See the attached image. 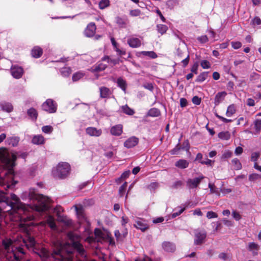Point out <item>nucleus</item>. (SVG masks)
Listing matches in <instances>:
<instances>
[{
  "instance_id": "52",
  "label": "nucleus",
  "mask_w": 261,
  "mask_h": 261,
  "mask_svg": "<svg viewBox=\"0 0 261 261\" xmlns=\"http://www.w3.org/2000/svg\"><path fill=\"white\" fill-rule=\"evenodd\" d=\"M159 187V184L156 182H153L147 186V189L151 191L155 190Z\"/></svg>"
},
{
  "instance_id": "47",
  "label": "nucleus",
  "mask_w": 261,
  "mask_h": 261,
  "mask_svg": "<svg viewBox=\"0 0 261 261\" xmlns=\"http://www.w3.org/2000/svg\"><path fill=\"white\" fill-rule=\"evenodd\" d=\"M249 180L250 181H254L259 178H261V175L257 173H252L249 176Z\"/></svg>"
},
{
  "instance_id": "14",
  "label": "nucleus",
  "mask_w": 261,
  "mask_h": 261,
  "mask_svg": "<svg viewBox=\"0 0 261 261\" xmlns=\"http://www.w3.org/2000/svg\"><path fill=\"white\" fill-rule=\"evenodd\" d=\"M162 248L166 252H173L176 250L175 244L169 241H164L162 244Z\"/></svg>"
},
{
  "instance_id": "64",
  "label": "nucleus",
  "mask_w": 261,
  "mask_h": 261,
  "mask_svg": "<svg viewBox=\"0 0 261 261\" xmlns=\"http://www.w3.org/2000/svg\"><path fill=\"white\" fill-rule=\"evenodd\" d=\"M206 217L208 219L215 218L218 217V215L213 211H208L206 214Z\"/></svg>"
},
{
  "instance_id": "48",
  "label": "nucleus",
  "mask_w": 261,
  "mask_h": 261,
  "mask_svg": "<svg viewBox=\"0 0 261 261\" xmlns=\"http://www.w3.org/2000/svg\"><path fill=\"white\" fill-rule=\"evenodd\" d=\"M251 24L253 27L260 25L261 24V19L258 17H255L251 20Z\"/></svg>"
},
{
  "instance_id": "50",
  "label": "nucleus",
  "mask_w": 261,
  "mask_h": 261,
  "mask_svg": "<svg viewBox=\"0 0 261 261\" xmlns=\"http://www.w3.org/2000/svg\"><path fill=\"white\" fill-rule=\"evenodd\" d=\"M76 214L79 216L83 217L84 214V210L82 206H75Z\"/></svg>"
},
{
  "instance_id": "37",
  "label": "nucleus",
  "mask_w": 261,
  "mask_h": 261,
  "mask_svg": "<svg viewBox=\"0 0 261 261\" xmlns=\"http://www.w3.org/2000/svg\"><path fill=\"white\" fill-rule=\"evenodd\" d=\"M12 244L13 241L11 239H6L2 241V245L6 250H9L10 247Z\"/></svg>"
},
{
  "instance_id": "46",
  "label": "nucleus",
  "mask_w": 261,
  "mask_h": 261,
  "mask_svg": "<svg viewBox=\"0 0 261 261\" xmlns=\"http://www.w3.org/2000/svg\"><path fill=\"white\" fill-rule=\"evenodd\" d=\"M61 74L64 76H68L71 73V69L70 67H64L61 69Z\"/></svg>"
},
{
  "instance_id": "16",
  "label": "nucleus",
  "mask_w": 261,
  "mask_h": 261,
  "mask_svg": "<svg viewBox=\"0 0 261 261\" xmlns=\"http://www.w3.org/2000/svg\"><path fill=\"white\" fill-rule=\"evenodd\" d=\"M87 134L90 136L99 137L102 134V131L100 129H97L94 127H88L86 129Z\"/></svg>"
},
{
  "instance_id": "25",
  "label": "nucleus",
  "mask_w": 261,
  "mask_h": 261,
  "mask_svg": "<svg viewBox=\"0 0 261 261\" xmlns=\"http://www.w3.org/2000/svg\"><path fill=\"white\" fill-rule=\"evenodd\" d=\"M189 165V162L184 159L179 160L175 164V166L180 169L187 168L188 167Z\"/></svg>"
},
{
  "instance_id": "28",
  "label": "nucleus",
  "mask_w": 261,
  "mask_h": 261,
  "mask_svg": "<svg viewBox=\"0 0 261 261\" xmlns=\"http://www.w3.org/2000/svg\"><path fill=\"white\" fill-rule=\"evenodd\" d=\"M46 223L51 229H55L57 228L55 219L52 216H49L46 219Z\"/></svg>"
},
{
  "instance_id": "57",
  "label": "nucleus",
  "mask_w": 261,
  "mask_h": 261,
  "mask_svg": "<svg viewBox=\"0 0 261 261\" xmlns=\"http://www.w3.org/2000/svg\"><path fill=\"white\" fill-rule=\"evenodd\" d=\"M189 61H190V55H189V54H188L187 55V57H186V58L183 59L181 61L182 67L185 68L186 67H187L189 63Z\"/></svg>"
},
{
  "instance_id": "5",
  "label": "nucleus",
  "mask_w": 261,
  "mask_h": 261,
  "mask_svg": "<svg viewBox=\"0 0 261 261\" xmlns=\"http://www.w3.org/2000/svg\"><path fill=\"white\" fill-rule=\"evenodd\" d=\"M68 237L71 242L72 246L74 249L76 250L80 255L82 256H86L85 250L81 243L78 241H75L74 240V235L72 232H69L68 233Z\"/></svg>"
},
{
  "instance_id": "36",
  "label": "nucleus",
  "mask_w": 261,
  "mask_h": 261,
  "mask_svg": "<svg viewBox=\"0 0 261 261\" xmlns=\"http://www.w3.org/2000/svg\"><path fill=\"white\" fill-rule=\"evenodd\" d=\"M236 112L235 105L232 104L229 106L227 108L226 115L227 117H231L232 115H233Z\"/></svg>"
},
{
  "instance_id": "9",
  "label": "nucleus",
  "mask_w": 261,
  "mask_h": 261,
  "mask_svg": "<svg viewBox=\"0 0 261 261\" xmlns=\"http://www.w3.org/2000/svg\"><path fill=\"white\" fill-rule=\"evenodd\" d=\"M204 178V176L201 175L193 179L189 178L187 181V186L190 189L196 188Z\"/></svg>"
},
{
  "instance_id": "3",
  "label": "nucleus",
  "mask_w": 261,
  "mask_h": 261,
  "mask_svg": "<svg viewBox=\"0 0 261 261\" xmlns=\"http://www.w3.org/2000/svg\"><path fill=\"white\" fill-rule=\"evenodd\" d=\"M29 197L31 199L36 201L34 206L37 211L45 212L49 209L50 199L48 197L37 194L34 190L30 191Z\"/></svg>"
},
{
  "instance_id": "19",
  "label": "nucleus",
  "mask_w": 261,
  "mask_h": 261,
  "mask_svg": "<svg viewBox=\"0 0 261 261\" xmlns=\"http://www.w3.org/2000/svg\"><path fill=\"white\" fill-rule=\"evenodd\" d=\"M31 54L33 58H39L43 54V49L38 46H35L32 49Z\"/></svg>"
},
{
  "instance_id": "44",
  "label": "nucleus",
  "mask_w": 261,
  "mask_h": 261,
  "mask_svg": "<svg viewBox=\"0 0 261 261\" xmlns=\"http://www.w3.org/2000/svg\"><path fill=\"white\" fill-rule=\"evenodd\" d=\"M127 186V182L126 181L124 182L121 186H120L119 189V195L120 197H123L124 196Z\"/></svg>"
},
{
  "instance_id": "27",
  "label": "nucleus",
  "mask_w": 261,
  "mask_h": 261,
  "mask_svg": "<svg viewBox=\"0 0 261 261\" xmlns=\"http://www.w3.org/2000/svg\"><path fill=\"white\" fill-rule=\"evenodd\" d=\"M23 243L25 244V246L27 248L33 247L36 244V241L34 237L29 236L27 239L23 240Z\"/></svg>"
},
{
  "instance_id": "23",
  "label": "nucleus",
  "mask_w": 261,
  "mask_h": 261,
  "mask_svg": "<svg viewBox=\"0 0 261 261\" xmlns=\"http://www.w3.org/2000/svg\"><path fill=\"white\" fill-rule=\"evenodd\" d=\"M27 114L28 116L34 121H36L38 117L37 111L34 108H31L27 111Z\"/></svg>"
},
{
  "instance_id": "15",
  "label": "nucleus",
  "mask_w": 261,
  "mask_h": 261,
  "mask_svg": "<svg viewBox=\"0 0 261 261\" xmlns=\"http://www.w3.org/2000/svg\"><path fill=\"white\" fill-rule=\"evenodd\" d=\"M100 97L101 98H109L112 94L111 90L105 86H102L99 88Z\"/></svg>"
},
{
  "instance_id": "6",
  "label": "nucleus",
  "mask_w": 261,
  "mask_h": 261,
  "mask_svg": "<svg viewBox=\"0 0 261 261\" xmlns=\"http://www.w3.org/2000/svg\"><path fill=\"white\" fill-rule=\"evenodd\" d=\"M41 107L43 111L49 113H55L57 110V105L56 102L51 99H47L42 103Z\"/></svg>"
},
{
  "instance_id": "40",
  "label": "nucleus",
  "mask_w": 261,
  "mask_h": 261,
  "mask_svg": "<svg viewBox=\"0 0 261 261\" xmlns=\"http://www.w3.org/2000/svg\"><path fill=\"white\" fill-rule=\"evenodd\" d=\"M231 162L234 170H238L242 168V164L237 158L232 160Z\"/></svg>"
},
{
  "instance_id": "54",
  "label": "nucleus",
  "mask_w": 261,
  "mask_h": 261,
  "mask_svg": "<svg viewBox=\"0 0 261 261\" xmlns=\"http://www.w3.org/2000/svg\"><path fill=\"white\" fill-rule=\"evenodd\" d=\"M141 14V11L139 9L132 10L129 11V15L132 17H137Z\"/></svg>"
},
{
  "instance_id": "30",
  "label": "nucleus",
  "mask_w": 261,
  "mask_h": 261,
  "mask_svg": "<svg viewBox=\"0 0 261 261\" xmlns=\"http://www.w3.org/2000/svg\"><path fill=\"white\" fill-rule=\"evenodd\" d=\"M147 115L151 117H158L161 115V112L159 109L153 108L149 110Z\"/></svg>"
},
{
  "instance_id": "45",
  "label": "nucleus",
  "mask_w": 261,
  "mask_h": 261,
  "mask_svg": "<svg viewBox=\"0 0 261 261\" xmlns=\"http://www.w3.org/2000/svg\"><path fill=\"white\" fill-rule=\"evenodd\" d=\"M109 5V0H101L99 3V8L100 9H104Z\"/></svg>"
},
{
  "instance_id": "13",
  "label": "nucleus",
  "mask_w": 261,
  "mask_h": 261,
  "mask_svg": "<svg viewBox=\"0 0 261 261\" xmlns=\"http://www.w3.org/2000/svg\"><path fill=\"white\" fill-rule=\"evenodd\" d=\"M139 142V139L133 136L127 139L124 143V146L127 148H130L136 146Z\"/></svg>"
},
{
  "instance_id": "21",
  "label": "nucleus",
  "mask_w": 261,
  "mask_h": 261,
  "mask_svg": "<svg viewBox=\"0 0 261 261\" xmlns=\"http://www.w3.org/2000/svg\"><path fill=\"white\" fill-rule=\"evenodd\" d=\"M116 83L117 86L125 93L127 86L126 80L122 77H119L117 79Z\"/></svg>"
},
{
  "instance_id": "31",
  "label": "nucleus",
  "mask_w": 261,
  "mask_h": 261,
  "mask_svg": "<svg viewBox=\"0 0 261 261\" xmlns=\"http://www.w3.org/2000/svg\"><path fill=\"white\" fill-rule=\"evenodd\" d=\"M121 110L124 113L128 115L131 116L134 115L135 113L134 110L129 108L127 105L122 106L121 107Z\"/></svg>"
},
{
  "instance_id": "63",
  "label": "nucleus",
  "mask_w": 261,
  "mask_h": 261,
  "mask_svg": "<svg viewBox=\"0 0 261 261\" xmlns=\"http://www.w3.org/2000/svg\"><path fill=\"white\" fill-rule=\"evenodd\" d=\"M232 155V152H231L229 150H226L222 154V158L223 159H228V158H231Z\"/></svg>"
},
{
  "instance_id": "42",
  "label": "nucleus",
  "mask_w": 261,
  "mask_h": 261,
  "mask_svg": "<svg viewBox=\"0 0 261 261\" xmlns=\"http://www.w3.org/2000/svg\"><path fill=\"white\" fill-rule=\"evenodd\" d=\"M9 197L6 195V194L0 191V202H5L8 205Z\"/></svg>"
},
{
  "instance_id": "22",
  "label": "nucleus",
  "mask_w": 261,
  "mask_h": 261,
  "mask_svg": "<svg viewBox=\"0 0 261 261\" xmlns=\"http://www.w3.org/2000/svg\"><path fill=\"white\" fill-rule=\"evenodd\" d=\"M115 21L119 27L121 28H126L128 23V19L126 18H122L119 16L116 17Z\"/></svg>"
},
{
  "instance_id": "4",
  "label": "nucleus",
  "mask_w": 261,
  "mask_h": 261,
  "mask_svg": "<svg viewBox=\"0 0 261 261\" xmlns=\"http://www.w3.org/2000/svg\"><path fill=\"white\" fill-rule=\"evenodd\" d=\"M70 169V166L68 163L61 162L53 170L52 174L56 178H65L69 174Z\"/></svg>"
},
{
  "instance_id": "29",
  "label": "nucleus",
  "mask_w": 261,
  "mask_h": 261,
  "mask_svg": "<svg viewBox=\"0 0 261 261\" xmlns=\"http://www.w3.org/2000/svg\"><path fill=\"white\" fill-rule=\"evenodd\" d=\"M156 30L158 33L163 35L166 33L168 30V28L165 24H159L156 25Z\"/></svg>"
},
{
  "instance_id": "24",
  "label": "nucleus",
  "mask_w": 261,
  "mask_h": 261,
  "mask_svg": "<svg viewBox=\"0 0 261 261\" xmlns=\"http://www.w3.org/2000/svg\"><path fill=\"white\" fill-rule=\"evenodd\" d=\"M2 109L7 112L10 113L13 110V107L11 103L2 102L0 103Z\"/></svg>"
},
{
  "instance_id": "56",
  "label": "nucleus",
  "mask_w": 261,
  "mask_h": 261,
  "mask_svg": "<svg viewBox=\"0 0 261 261\" xmlns=\"http://www.w3.org/2000/svg\"><path fill=\"white\" fill-rule=\"evenodd\" d=\"M231 44L232 47L234 49H238L242 46V43L240 41H232Z\"/></svg>"
},
{
  "instance_id": "8",
  "label": "nucleus",
  "mask_w": 261,
  "mask_h": 261,
  "mask_svg": "<svg viewBox=\"0 0 261 261\" xmlns=\"http://www.w3.org/2000/svg\"><path fill=\"white\" fill-rule=\"evenodd\" d=\"M206 237V232L203 230H196L195 231L194 244L200 245L205 242Z\"/></svg>"
},
{
  "instance_id": "7",
  "label": "nucleus",
  "mask_w": 261,
  "mask_h": 261,
  "mask_svg": "<svg viewBox=\"0 0 261 261\" xmlns=\"http://www.w3.org/2000/svg\"><path fill=\"white\" fill-rule=\"evenodd\" d=\"M14 261H24L26 252L21 246L16 247L12 251Z\"/></svg>"
},
{
  "instance_id": "10",
  "label": "nucleus",
  "mask_w": 261,
  "mask_h": 261,
  "mask_svg": "<svg viewBox=\"0 0 261 261\" xmlns=\"http://www.w3.org/2000/svg\"><path fill=\"white\" fill-rule=\"evenodd\" d=\"M96 30V26L94 22L89 23L84 30V34L87 37H92L94 36Z\"/></svg>"
},
{
  "instance_id": "51",
  "label": "nucleus",
  "mask_w": 261,
  "mask_h": 261,
  "mask_svg": "<svg viewBox=\"0 0 261 261\" xmlns=\"http://www.w3.org/2000/svg\"><path fill=\"white\" fill-rule=\"evenodd\" d=\"M198 63L197 62H195L191 68V71L194 74H197L198 73Z\"/></svg>"
},
{
  "instance_id": "1",
  "label": "nucleus",
  "mask_w": 261,
  "mask_h": 261,
  "mask_svg": "<svg viewBox=\"0 0 261 261\" xmlns=\"http://www.w3.org/2000/svg\"><path fill=\"white\" fill-rule=\"evenodd\" d=\"M8 206L11 207L10 211L11 214H17L19 215L20 225H28L25 224L27 222L34 219L33 215L29 214L28 208L23 203L15 194H11V197H9Z\"/></svg>"
},
{
  "instance_id": "33",
  "label": "nucleus",
  "mask_w": 261,
  "mask_h": 261,
  "mask_svg": "<svg viewBox=\"0 0 261 261\" xmlns=\"http://www.w3.org/2000/svg\"><path fill=\"white\" fill-rule=\"evenodd\" d=\"M107 67L106 64L102 63H97L94 67L93 70L95 72H100L103 71Z\"/></svg>"
},
{
  "instance_id": "58",
  "label": "nucleus",
  "mask_w": 261,
  "mask_h": 261,
  "mask_svg": "<svg viewBox=\"0 0 261 261\" xmlns=\"http://www.w3.org/2000/svg\"><path fill=\"white\" fill-rule=\"evenodd\" d=\"M248 249L250 251L255 250H258V246L255 244L254 242L250 243L248 245Z\"/></svg>"
},
{
  "instance_id": "55",
  "label": "nucleus",
  "mask_w": 261,
  "mask_h": 261,
  "mask_svg": "<svg viewBox=\"0 0 261 261\" xmlns=\"http://www.w3.org/2000/svg\"><path fill=\"white\" fill-rule=\"evenodd\" d=\"M181 149V147L179 145V143H178L173 149L170 151V153L171 154H176Z\"/></svg>"
},
{
  "instance_id": "59",
  "label": "nucleus",
  "mask_w": 261,
  "mask_h": 261,
  "mask_svg": "<svg viewBox=\"0 0 261 261\" xmlns=\"http://www.w3.org/2000/svg\"><path fill=\"white\" fill-rule=\"evenodd\" d=\"M183 185V182L181 180H177L174 182L173 185H172V188L173 189H178L180 187H181Z\"/></svg>"
},
{
  "instance_id": "49",
  "label": "nucleus",
  "mask_w": 261,
  "mask_h": 261,
  "mask_svg": "<svg viewBox=\"0 0 261 261\" xmlns=\"http://www.w3.org/2000/svg\"><path fill=\"white\" fill-rule=\"evenodd\" d=\"M42 130L45 134H50L53 131V127L50 125H45L42 127Z\"/></svg>"
},
{
  "instance_id": "53",
  "label": "nucleus",
  "mask_w": 261,
  "mask_h": 261,
  "mask_svg": "<svg viewBox=\"0 0 261 261\" xmlns=\"http://www.w3.org/2000/svg\"><path fill=\"white\" fill-rule=\"evenodd\" d=\"M200 65L203 69H208L211 67L210 63L207 60H202L200 63Z\"/></svg>"
},
{
  "instance_id": "11",
  "label": "nucleus",
  "mask_w": 261,
  "mask_h": 261,
  "mask_svg": "<svg viewBox=\"0 0 261 261\" xmlns=\"http://www.w3.org/2000/svg\"><path fill=\"white\" fill-rule=\"evenodd\" d=\"M11 72L12 76L15 79H20L23 74V69L21 67L13 66L11 68Z\"/></svg>"
},
{
  "instance_id": "39",
  "label": "nucleus",
  "mask_w": 261,
  "mask_h": 261,
  "mask_svg": "<svg viewBox=\"0 0 261 261\" xmlns=\"http://www.w3.org/2000/svg\"><path fill=\"white\" fill-rule=\"evenodd\" d=\"M208 188H210V190L211 193L215 194L219 197L221 196L218 189L215 186L214 184L211 183L208 184Z\"/></svg>"
},
{
  "instance_id": "60",
  "label": "nucleus",
  "mask_w": 261,
  "mask_h": 261,
  "mask_svg": "<svg viewBox=\"0 0 261 261\" xmlns=\"http://www.w3.org/2000/svg\"><path fill=\"white\" fill-rule=\"evenodd\" d=\"M192 102L196 105H199L201 102V98L197 96H194L192 99Z\"/></svg>"
},
{
  "instance_id": "62",
  "label": "nucleus",
  "mask_w": 261,
  "mask_h": 261,
  "mask_svg": "<svg viewBox=\"0 0 261 261\" xmlns=\"http://www.w3.org/2000/svg\"><path fill=\"white\" fill-rule=\"evenodd\" d=\"M197 40L201 43H205L208 41V37L206 35L198 37Z\"/></svg>"
},
{
  "instance_id": "32",
  "label": "nucleus",
  "mask_w": 261,
  "mask_h": 261,
  "mask_svg": "<svg viewBox=\"0 0 261 261\" xmlns=\"http://www.w3.org/2000/svg\"><path fill=\"white\" fill-rule=\"evenodd\" d=\"M208 72H203L197 76L195 82L197 83H201L204 81L208 76Z\"/></svg>"
},
{
  "instance_id": "20",
  "label": "nucleus",
  "mask_w": 261,
  "mask_h": 261,
  "mask_svg": "<svg viewBox=\"0 0 261 261\" xmlns=\"http://www.w3.org/2000/svg\"><path fill=\"white\" fill-rule=\"evenodd\" d=\"M32 142L36 145H43L45 143V139L41 135H35L33 137Z\"/></svg>"
},
{
  "instance_id": "35",
  "label": "nucleus",
  "mask_w": 261,
  "mask_h": 261,
  "mask_svg": "<svg viewBox=\"0 0 261 261\" xmlns=\"http://www.w3.org/2000/svg\"><path fill=\"white\" fill-rule=\"evenodd\" d=\"M140 54L151 59H155L158 57L157 54L153 51H142Z\"/></svg>"
},
{
  "instance_id": "12",
  "label": "nucleus",
  "mask_w": 261,
  "mask_h": 261,
  "mask_svg": "<svg viewBox=\"0 0 261 261\" xmlns=\"http://www.w3.org/2000/svg\"><path fill=\"white\" fill-rule=\"evenodd\" d=\"M134 226L137 229H140L142 232H144L149 228V225L146 221L143 219H139L136 221Z\"/></svg>"
},
{
  "instance_id": "34",
  "label": "nucleus",
  "mask_w": 261,
  "mask_h": 261,
  "mask_svg": "<svg viewBox=\"0 0 261 261\" xmlns=\"http://www.w3.org/2000/svg\"><path fill=\"white\" fill-rule=\"evenodd\" d=\"M218 137L223 140H228L230 138V134L228 131L221 132L218 135Z\"/></svg>"
},
{
  "instance_id": "17",
  "label": "nucleus",
  "mask_w": 261,
  "mask_h": 261,
  "mask_svg": "<svg viewBox=\"0 0 261 261\" xmlns=\"http://www.w3.org/2000/svg\"><path fill=\"white\" fill-rule=\"evenodd\" d=\"M127 42L129 46L132 48H137L141 45V41L138 38L132 37L128 38Z\"/></svg>"
},
{
  "instance_id": "38",
  "label": "nucleus",
  "mask_w": 261,
  "mask_h": 261,
  "mask_svg": "<svg viewBox=\"0 0 261 261\" xmlns=\"http://www.w3.org/2000/svg\"><path fill=\"white\" fill-rule=\"evenodd\" d=\"M226 95L225 92H219L215 96V103L216 105L219 104L222 100V97H224Z\"/></svg>"
},
{
  "instance_id": "61",
  "label": "nucleus",
  "mask_w": 261,
  "mask_h": 261,
  "mask_svg": "<svg viewBox=\"0 0 261 261\" xmlns=\"http://www.w3.org/2000/svg\"><path fill=\"white\" fill-rule=\"evenodd\" d=\"M259 156V153L258 152H253L251 154V161L254 162V163H256V161L258 160Z\"/></svg>"
},
{
  "instance_id": "41",
  "label": "nucleus",
  "mask_w": 261,
  "mask_h": 261,
  "mask_svg": "<svg viewBox=\"0 0 261 261\" xmlns=\"http://www.w3.org/2000/svg\"><path fill=\"white\" fill-rule=\"evenodd\" d=\"M84 75H85L84 73H83L81 71L77 72L73 74L72 77V81L73 82L78 81L79 80H80V79L83 78Z\"/></svg>"
},
{
  "instance_id": "18",
  "label": "nucleus",
  "mask_w": 261,
  "mask_h": 261,
  "mask_svg": "<svg viewBox=\"0 0 261 261\" xmlns=\"http://www.w3.org/2000/svg\"><path fill=\"white\" fill-rule=\"evenodd\" d=\"M110 132L112 135L119 136L123 132L122 125L121 124H118L113 126L111 128Z\"/></svg>"
},
{
  "instance_id": "26",
  "label": "nucleus",
  "mask_w": 261,
  "mask_h": 261,
  "mask_svg": "<svg viewBox=\"0 0 261 261\" xmlns=\"http://www.w3.org/2000/svg\"><path fill=\"white\" fill-rule=\"evenodd\" d=\"M19 141V138L18 137H11L7 139L6 142L7 144L12 146H16L17 145Z\"/></svg>"
},
{
  "instance_id": "2",
  "label": "nucleus",
  "mask_w": 261,
  "mask_h": 261,
  "mask_svg": "<svg viewBox=\"0 0 261 261\" xmlns=\"http://www.w3.org/2000/svg\"><path fill=\"white\" fill-rule=\"evenodd\" d=\"M16 160V156L15 154H10L4 147L0 148L1 178H5L7 176L13 178L14 173L13 167L15 165Z\"/></svg>"
},
{
  "instance_id": "43",
  "label": "nucleus",
  "mask_w": 261,
  "mask_h": 261,
  "mask_svg": "<svg viewBox=\"0 0 261 261\" xmlns=\"http://www.w3.org/2000/svg\"><path fill=\"white\" fill-rule=\"evenodd\" d=\"M257 115L261 116V113ZM254 128L256 132H259L261 130V119H256L254 122Z\"/></svg>"
}]
</instances>
